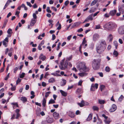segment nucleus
Masks as SVG:
<instances>
[{
    "mask_svg": "<svg viewBox=\"0 0 124 124\" xmlns=\"http://www.w3.org/2000/svg\"><path fill=\"white\" fill-rule=\"evenodd\" d=\"M107 46L106 41L104 40H101L99 45L96 46V49L98 53H101L104 50Z\"/></svg>",
    "mask_w": 124,
    "mask_h": 124,
    "instance_id": "obj_1",
    "label": "nucleus"
},
{
    "mask_svg": "<svg viewBox=\"0 0 124 124\" xmlns=\"http://www.w3.org/2000/svg\"><path fill=\"white\" fill-rule=\"evenodd\" d=\"M101 61L100 59H95L93 61L92 66L94 70H97L99 68Z\"/></svg>",
    "mask_w": 124,
    "mask_h": 124,
    "instance_id": "obj_2",
    "label": "nucleus"
},
{
    "mask_svg": "<svg viewBox=\"0 0 124 124\" xmlns=\"http://www.w3.org/2000/svg\"><path fill=\"white\" fill-rule=\"evenodd\" d=\"M116 26L115 23L109 22L103 25V27L110 30L115 27Z\"/></svg>",
    "mask_w": 124,
    "mask_h": 124,
    "instance_id": "obj_3",
    "label": "nucleus"
},
{
    "mask_svg": "<svg viewBox=\"0 0 124 124\" xmlns=\"http://www.w3.org/2000/svg\"><path fill=\"white\" fill-rule=\"evenodd\" d=\"M77 68L80 71L82 70L86 71L87 70V69L85 66V63L84 62H80L79 64L77 65Z\"/></svg>",
    "mask_w": 124,
    "mask_h": 124,
    "instance_id": "obj_4",
    "label": "nucleus"
},
{
    "mask_svg": "<svg viewBox=\"0 0 124 124\" xmlns=\"http://www.w3.org/2000/svg\"><path fill=\"white\" fill-rule=\"evenodd\" d=\"M64 61V59L62 60L59 66L60 69L62 70H65L67 68L68 62L67 61Z\"/></svg>",
    "mask_w": 124,
    "mask_h": 124,
    "instance_id": "obj_5",
    "label": "nucleus"
},
{
    "mask_svg": "<svg viewBox=\"0 0 124 124\" xmlns=\"http://www.w3.org/2000/svg\"><path fill=\"white\" fill-rule=\"evenodd\" d=\"M118 32L121 34H124V26L120 27L118 30Z\"/></svg>",
    "mask_w": 124,
    "mask_h": 124,
    "instance_id": "obj_6",
    "label": "nucleus"
},
{
    "mask_svg": "<svg viewBox=\"0 0 124 124\" xmlns=\"http://www.w3.org/2000/svg\"><path fill=\"white\" fill-rule=\"evenodd\" d=\"M117 106L115 104L112 105L111 107L109 110V112H112L115 111L116 109Z\"/></svg>",
    "mask_w": 124,
    "mask_h": 124,
    "instance_id": "obj_7",
    "label": "nucleus"
},
{
    "mask_svg": "<svg viewBox=\"0 0 124 124\" xmlns=\"http://www.w3.org/2000/svg\"><path fill=\"white\" fill-rule=\"evenodd\" d=\"M99 37V35L97 33H95L94 35L93 36V40L94 41H96L98 40Z\"/></svg>",
    "mask_w": 124,
    "mask_h": 124,
    "instance_id": "obj_8",
    "label": "nucleus"
},
{
    "mask_svg": "<svg viewBox=\"0 0 124 124\" xmlns=\"http://www.w3.org/2000/svg\"><path fill=\"white\" fill-rule=\"evenodd\" d=\"M81 22H78L74 23L71 27V29L76 28L81 23Z\"/></svg>",
    "mask_w": 124,
    "mask_h": 124,
    "instance_id": "obj_9",
    "label": "nucleus"
},
{
    "mask_svg": "<svg viewBox=\"0 0 124 124\" xmlns=\"http://www.w3.org/2000/svg\"><path fill=\"white\" fill-rule=\"evenodd\" d=\"M67 114L71 118H73L74 117L75 115L74 113L73 112L69 111L67 112Z\"/></svg>",
    "mask_w": 124,
    "mask_h": 124,
    "instance_id": "obj_10",
    "label": "nucleus"
},
{
    "mask_svg": "<svg viewBox=\"0 0 124 124\" xmlns=\"http://www.w3.org/2000/svg\"><path fill=\"white\" fill-rule=\"evenodd\" d=\"M53 116L55 119H57L59 118V115L58 113L55 112L53 114Z\"/></svg>",
    "mask_w": 124,
    "mask_h": 124,
    "instance_id": "obj_11",
    "label": "nucleus"
},
{
    "mask_svg": "<svg viewBox=\"0 0 124 124\" xmlns=\"http://www.w3.org/2000/svg\"><path fill=\"white\" fill-rule=\"evenodd\" d=\"M47 123L51 124L54 121L53 119L52 118L48 117H47L46 120Z\"/></svg>",
    "mask_w": 124,
    "mask_h": 124,
    "instance_id": "obj_12",
    "label": "nucleus"
},
{
    "mask_svg": "<svg viewBox=\"0 0 124 124\" xmlns=\"http://www.w3.org/2000/svg\"><path fill=\"white\" fill-rule=\"evenodd\" d=\"M36 19H32L30 23V25L31 26H33L36 23Z\"/></svg>",
    "mask_w": 124,
    "mask_h": 124,
    "instance_id": "obj_13",
    "label": "nucleus"
},
{
    "mask_svg": "<svg viewBox=\"0 0 124 124\" xmlns=\"http://www.w3.org/2000/svg\"><path fill=\"white\" fill-rule=\"evenodd\" d=\"M124 7V6L123 5H122L121 6H119L118 7V10L120 12H122V14L124 13V9L123 8Z\"/></svg>",
    "mask_w": 124,
    "mask_h": 124,
    "instance_id": "obj_14",
    "label": "nucleus"
},
{
    "mask_svg": "<svg viewBox=\"0 0 124 124\" xmlns=\"http://www.w3.org/2000/svg\"><path fill=\"white\" fill-rule=\"evenodd\" d=\"M116 12V10L115 9L110 11V14L111 16H114Z\"/></svg>",
    "mask_w": 124,
    "mask_h": 124,
    "instance_id": "obj_15",
    "label": "nucleus"
},
{
    "mask_svg": "<svg viewBox=\"0 0 124 124\" xmlns=\"http://www.w3.org/2000/svg\"><path fill=\"white\" fill-rule=\"evenodd\" d=\"M93 114L92 113L90 114L88 116V117L87 119V121H90L92 118Z\"/></svg>",
    "mask_w": 124,
    "mask_h": 124,
    "instance_id": "obj_16",
    "label": "nucleus"
},
{
    "mask_svg": "<svg viewBox=\"0 0 124 124\" xmlns=\"http://www.w3.org/2000/svg\"><path fill=\"white\" fill-rule=\"evenodd\" d=\"M78 74L80 76L82 77L86 76L87 75V73L85 72L79 73Z\"/></svg>",
    "mask_w": 124,
    "mask_h": 124,
    "instance_id": "obj_17",
    "label": "nucleus"
},
{
    "mask_svg": "<svg viewBox=\"0 0 124 124\" xmlns=\"http://www.w3.org/2000/svg\"><path fill=\"white\" fill-rule=\"evenodd\" d=\"M60 92L62 95L64 96H66L67 95V93L62 90H60Z\"/></svg>",
    "mask_w": 124,
    "mask_h": 124,
    "instance_id": "obj_18",
    "label": "nucleus"
},
{
    "mask_svg": "<svg viewBox=\"0 0 124 124\" xmlns=\"http://www.w3.org/2000/svg\"><path fill=\"white\" fill-rule=\"evenodd\" d=\"M11 104L13 105V107L14 109L16 108V106L17 107H18V106L17 103H11Z\"/></svg>",
    "mask_w": 124,
    "mask_h": 124,
    "instance_id": "obj_19",
    "label": "nucleus"
},
{
    "mask_svg": "<svg viewBox=\"0 0 124 124\" xmlns=\"http://www.w3.org/2000/svg\"><path fill=\"white\" fill-rule=\"evenodd\" d=\"M92 108L94 111H98L99 110V108L97 106H93L92 107Z\"/></svg>",
    "mask_w": 124,
    "mask_h": 124,
    "instance_id": "obj_20",
    "label": "nucleus"
},
{
    "mask_svg": "<svg viewBox=\"0 0 124 124\" xmlns=\"http://www.w3.org/2000/svg\"><path fill=\"white\" fill-rule=\"evenodd\" d=\"M55 81V79L53 78H51L48 80V82L49 83H53Z\"/></svg>",
    "mask_w": 124,
    "mask_h": 124,
    "instance_id": "obj_21",
    "label": "nucleus"
},
{
    "mask_svg": "<svg viewBox=\"0 0 124 124\" xmlns=\"http://www.w3.org/2000/svg\"><path fill=\"white\" fill-rule=\"evenodd\" d=\"M108 39H109V41H111L113 39V37L111 34H110L109 35L108 37Z\"/></svg>",
    "mask_w": 124,
    "mask_h": 124,
    "instance_id": "obj_22",
    "label": "nucleus"
},
{
    "mask_svg": "<svg viewBox=\"0 0 124 124\" xmlns=\"http://www.w3.org/2000/svg\"><path fill=\"white\" fill-rule=\"evenodd\" d=\"M98 0H94L91 3L90 5L91 6H93L95 5L97 2Z\"/></svg>",
    "mask_w": 124,
    "mask_h": 124,
    "instance_id": "obj_23",
    "label": "nucleus"
},
{
    "mask_svg": "<svg viewBox=\"0 0 124 124\" xmlns=\"http://www.w3.org/2000/svg\"><path fill=\"white\" fill-rule=\"evenodd\" d=\"M46 99L45 98H43L42 101V105L43 107H45L46 106Z\"/></svg>",
    "mask_w": 124,
    "mask_h": 124,
    "instance_id": "obj_24",
    "label": "nucleus"
},
{
    "mask_svg": "<svg viewBox=\"0 0 124 124\" xmlns=\"http://www.w3.org/2000/svg\"><path fill=\"white\" fill-rule=\"evenodd\" d=\"M84 101L82 100L81 103H78V104L81 107H82L84 106L83 105Z\"/></svg>",
    "mask_w": 124,
    "mask_h": 124,
    "instance_id": "obj_25",
    "label": "nucleus"
},
{
    "mask_svg": "<svg viewBox=\"0 0 124 124\" xmlns=\"http://www.w3.org/2000/svg\"><path fill=\"white\" fill-rule=\"evenodd\" d=\"M98 102L100 104H103L105 103V101L104 100L99 99L98 100Z\"/></svg>",
    "mask_w": 124,
    "mask_h": 124,
    "instance_id": "obj_26",
    "label": "nucleus"
},
{
    "mask_svg": "<svg viewBox=\"0 0 124 124\" xmlns=\"http://www.w3.org/2000/svg\"><path fill=\"white\" fill-rule=\"evenodd\" d=\"M21 100L23 101L24 102L27 101V99L25 97H22L21 98Z\"/></svg>",
    "mask_w": 124,
    "mask_h": 124,
    "instance_id": "obj_27",
    "label": "nucleus"
},
{
    "mask_svg": "<svg viewBox=\"0 0 124 124\" xmlns=\"http://www.w3.org/2000/svg\"><path fill=\"white\" fill-rule=\"evenodd\" d=\"M81 89L78 88L77 89L76 91V93L78 94H80L81 93Z\"/></svg>",
    "mask_w": 124,
    "mask_h": 124,
    "instance_id": "obj_28",
    "label": "nucleus"
},
{
    "mask_svg": "<svg viewBox=\"0 0 124 124\" xmlns=\"http://www.w3.org/2000/svg\"><path fill=\"white\" fill-rule=\"evenodd\" d=\"M87 19L88 20H92L93 19L92 14H91L88 16Z\"/></svg>",
    "mask_w": 124,
    "mask_h": 124,
    "instance_id": "obj_29",
    "label": "nucleus"
},
{
    "mask_svg": "<svg viewBox=\"0 0 124 124\" xmlns=\"http://www.w3.org/2000/svg\"><path fill=\"white\" fill-rule=\"evenodd\" d=\"M104 121L105 124H109L111 122V120L109 119V120L105 119Z\"/></svg>",
    "mask_w": 124,
    "mask_h": 124,
    "instance_id": "obj_30",
    "label": "nucleus"
},
{
    "mask_svg": "<svg viewBox=\"0 0 124 124\" xmlns=\"http://www.w3.org/2000/svg\"><path fill=\"white\" fill-rule=\"evenodd\" d=\"M55 103V101L54 100L52 99H51L48 102V104H52L54 103Z\"/></svg>",
    "mask_w": 124,
    "mask_h": 124,
    "instance_id": "obj_31",
    "label": "nucleus"
},
{
    "mask_svg": "<svg viewBox=\"0 0 124 124\" xmlns=\"http://www.w3.org/2000/svg\"><path fill=\"white\" fill-rule=\"evenodd\" d=\"M114 45L115 46L116 48L117 49L118 46V43L116 41H115L114 42Z\"/></svg>",
    "mask_w": 124,
    "mask_h": 124,
    "instance_id": "obj_32",
    "label": "nucleus"
},
{
    "mask_svg": "<svg viewBox=\"0 0 124 124\" xmlns=\"http://www.w3.org/2000/svg\"><path fill=\"white\" fill-rule=\"evenodd\" d=\"M72 58V55L70 56L69 57H68L66 58V60L65 61H67L68 62V61H70Z\"/></svg>",
    "mask_w": 124,
    "mask_h": 124,
    "instance_id": "obj_33",
    "label": "nucleus"
},
{
    "mask_svg": "<svg viewBox=\"0 0 124 124\" xmlns=\"http://www.w3.org/2000/svg\"><path fill=\"white\" fill-rule=\"evenodd\" d=\"M62 81L63 82V83L61 85V86H63L65 85L66 83V81L65 79H63Z\"/></svg>",
    "mask_w": 124,
    "mask_h": 124,
    "instance_id": "obj_34",
    "label": "nucleus"
},
{
    "mask_svg": "<svg viewBox=\"0 0 124 124\" xmlns=\"http://www.w3.org/2000/svg\"><path fill=\"white\" fill-rule=\"evenodd\" d=\"M113 54L114 55H115V57H116L118 56V54L117 51L114 50L113 52Z\"/></svg>",
    "mask_w": 124,
    "mask_h": 124,
    "instance_id": "obj_35",
    "label": "nucleus"
},
{
    "mask_svg": "<svg viewBox=\"0 0 124 124\" xmlns=\"http://www.w3.org/2000/svg\"><path fill=\"white\" fill-rule=\"evenodd\" d=\"M91 91H94L95 90V86L94 85H92L91 88Z\"/></svg>",
    "mask_w": 124,
    "mask_h": 124,
    "instance_id": "obj_36",
    "label": "nucleus"
},
{
    "mask_svg": "<svg viewBox=\"0 0 124 124\" xmlns=\"http://www.w3.org/2000/svg\"><path fill=\"white\" fill-rule=\"evenodd\" d=\"M39 59H41L42 61H44L46 59V57L45 56H40Z\"/></svg>",
    "mask_w": 124,
    "mask_h": 124,
    "instance_id": "obj_37",
    "label": "nucleus"
},
{
    "mask_svg": "<svg viewBox=\"0 0 124 124\" xmlns=\"http://www.w3.org/2000/svg\"><path fill=\"white\" fill-rule=\"evenodd\" d=\"M25 73H24L23 72L22 74H20V78H23L24 77L25 75Z\"/></svg>",
    "mask_w": 124,
    "mask_h": 124,
    "instance_id": "obj_38",
    "label": "nucleus"
},
{
    "mask_svg": "<svg viewBox=\"0 0 124 124\" xmlns=\"http://www.w3.org/2000/svg\"><path fill=\"white\" fill-rule=\"evenodd\" d=\"M105 86L104 85H101L100 86V90L101 91H102V90L105 88Z\"/></svg>",
    "mask_w": 124,
    "mask_h": 124,
    "instance_id": "obj_39",
    "label": "nucleus"
},
{
    "mask_svg": "<svg viewBox=\"0 0 124 124\" xmlns=\"http://www.w3.org/2000/svg\"><path fill=\"white\" fill-rule=\"evenodd\" d=\"M18 67H16L14 68L13 69V72L14 73H16V72L17 70L18 69Z\"/></svg>",
    "mask_w": 124,
    "mask_h": 124,
    "instance_id": "obj_40",
    "label": "nucleus"
},
{
    "mask_svg": "<svg viewBox=\"0 0 124 124\" xmlns=\"http://www.w3.org/2000/svg\"><path fill=\"white\" fill-rule=\"evenodd\" d=\"M7 32L9 34H10L11 33H12V29L10 28L7 31Z\"/></svg>",
    "mask_w": 124,
    "mask_h": 124,
    "instance_id": "obj_41",
    "label": "nucleus"
},
{
    "mask_svg": "<svg viewBox=\"0 0 124 124\" xmlns=\"http://www.w3.org/2000/svg\"><path fill=\"white\" fill-rule=\"evenodd\" d=\"M86 41L85 40V38L82 41V44H81L82 45V46H84V45L85 44V43H86Z\"/></svg>",
    "mask_w": 124,
    "mask_h": 124,
    "instance_id": "obj_42",
    "label": "nucleus"
},
{
    "mask_svg": "<svg viewBox=\"0 0 124 124\" xmlns=\"http://www.w3.org/2000/svg\"><path fill=\"white\" fill-rule=\"evenodd\" d=\"M105 71L106 72H108L110 70V68L108 67H106L105 68Z\"/></svg>",
    "mask_w": 124,
    "mask_h": 124,
    "instance_id": "obj_43",
    "label": "nucleus"
},
{
    "mask_svg": "<svg viewBox=\"0 0 124 124\" xmlns=\"http://www.w3.org/2000/svg\"><path fill=\"white\" fill-rule=\"evenodd\" d=\"M21 79H20L19 78H18L16 81V85H17L20 82H21Z\"/></svg>",
    "mask_w": 124,
    "mask_h": 124,
    "instance_id": "obj_44",
    "label": "nucleus"
},
{
    "mask_svg": "<svg viewBox=\"0 0 124 124\" xmlns=\"http://www.w3.org/2000/svg\"><path fill=\"white\" fill-rule=\"evenodd\" d=\"M50 93L51 92H46V93L45 97L46 98H47V97H48L49 96V95Z\"/></svg>",
    "mask_w": 124,
    "mask_h": 124,
    "instance_id": "obj_45",
    "label": "nucleus"
},
{
    "mask_svg": "<svg viewBox=\"0 0 124 124\" xmlns=\"http://www.w3.org/2000/svg\"><path fill=\"white\" fill-rule=\"evenodd\" d=\"M46 11L48 13H51V11L50 10V8L49 7H47Z\"/></svg>",
    "mask_w": 124,
    "mask_h": 124,
    "instance_id": "obj_46",
    "label": "nucleus"
},
{
    "mask_svg": "<svg viewBox=\"0 0 124 124\" xmlns=\"http://www.w3.org/2000/svg\"><path fill=\"white\" fill-rule=\"evenodd\" d=\"M12 1L11 0H8L6 4L8 6L9 5L10 3L12 2Z\"/></svg>",
    "mask_w": 124,
    "mask_h": 124,
    "instance_id": "obj_47",
    "label": "nucleus"
},
{
    "mask_svg": "<svg viewBox=\"0 0 124 124\" xmlns=\"http://www.w3.org/2000/svg\"><path fill=\"white\" fill-rule=\"evenodd\" d=\"M3 44L4 46L5 47H7V43L5 41H2Z\"/></svg>",
    "mask_w": 124,
    "mask_h": 124,
    "instance_id": "obj_48",
    "label": "nucleus"
},
{
    "mask_svg": "<svg viewBox=\"0 0 124 124\" xmlns=\"http://www.w3.org/2000/svg\"><path fill=\"white\" fill-rule=\"evenodd\" d=\"M33 19H36L37 18V16L36 14H35L34 13L33 14Z\"/></svg>",
    "mask_w": 124,
    "mask_h": 124,
    "instance_id": "obj_49",
    "label": "nucleus"
},
{
    "mask_svg": "<svg viewBox=\"0 0 124 124\" xmlns=\"http://www.w3.org/2000/svg\"><path fill=\"white\" fill-rule=\"evenodd\" d=\"M48 22L49 23H50V24H49V25H50V24H51V27H52L53 24H52V23L53 22V21L52 20H48Z\"/></svg>",
    "mask_w": 124,
    "mask_h": 124,
    "instance_id": "obj_50",
    "label": "nucleus"
},
{
    "mask_svg": "<svg viewBox=\"0 0 124 124\" xmlns=\"http://www.w3.org/2000/svg\"><path fill=\"white\" fill-rule=\"evenodd\" d=\"M89 104L88 103L86 102H85L84 101V103H83V105L84 106H87Z\"/></svg>",
    "mask_w": 124,
    "mask_h": 124,
    "instance_id": "obj_51",
    "label": "nucleus"
},
{
    "mask_svg": "<svg viewBox=\"0 0 124 124\" xmlns=\"http://www.w3.org/2000/svg\"><path fill=\"white\" fill-rule=\"evenodd\" d=\"M16 89V86H14L12 87L11 88V90L12 91H14Z\"/></svg>",
    "mask_w": 124,
    "mask_h": 124,
    "instance_id": "obj_52",
    "label": "nucleus"
},
{
    "mask_svg": "<svg viewBox=\"0 0 124 124\" xmlns=\"http://www.w3.org/2000/svg\"><path fill=\"white\" fill-rule=\"evenodd\" d=\"M44 42L45 41L44 40H43L39 44V45L42 46L44 44Z\"/></svg>",
    "mask_w": 124,
    "mask_h": 124,
    "instance_id": "obj_53",
    "label": "nucleus"
},
{
    "mask_svg": "<svg viewBox=\"0 0 124 124\" xmlns=\"http://www.w3.org/2000/svg\"><path fill=\"white\" fill-rule=\"evenodd\" d=\"M100 26L99 24L96 25L95 26V29H99L100 28Z\"/></svg>",
    "mask_w": 124,
    "mask_h": 124,
    "instance_id": "obj_54",
    "label": "nucleus"
},
{
    "mask_svg": "<svg viewBox=\"0 0 124 124\" xmlns=\"http://www.w3.org/2000/svg\"><path fill=\"white\" fill-rule=\"evenodd\" d=\"M61 45V43L60 42H59L58 45L56 49V50L58 51L60 49V46Z\"/></svg>",
    "mask_w": 124,
    "mask_h": 124,
    "instance_id": "obj_55",
    "label": "nucleus"
},
{
    "mask_svg": "<svg viewBox=\"0 0 124 124\" xmlns=\"http://www.w3.org/2000/svg\"><path fill=\"white\" fill-rule=\"evenodd\" d=\"M20 13V11H18L17 10L16 12L15 15H17V16H19V14Z\"/></svg>",
    "mask_w": 124,
    "mask_h": 124,
    "instance_id": "obj_56",
    "label": "nucleus"
},
{
    "mask_svg": "<svg viewBox=\"0 0 124 124\" xmlns=\"http://www.w3.org/2000/svg\"><path fill=\"white\" fill-rule=\"evenodd\" d=\"M69 1L68 0H67L65 1L64 3V4L65 6H67L69 3Z\"/></svg>",
    "mask_w": 124,
    "mask_h": 124,
    "instance_id": "obj_57",
    "label": "nucleus"
},
{
    "mask_svg": "<svg viewBox=\"0 0 124 124\" xmlns=\"http://www.w3.org/2000/svg\"><path fill=\"white\" fill-rule=\"evenodd\" d=\"M83 81L82 80H80L79 81L78 83V85H81Z\"/></svg>",
    "mask_w": 124,
    "mask_h": 124,
    "instance_id": "obj_58",
    "label": "nucleus"
},
{
    "mask_svg": "<svg viewBox=\"0 0 124 124\" xmlns=\"http://www.w3.org/2000/svg\"><path fill=\"white\" fill-rule=\"evenodd\" d=\"M26 3L27 4V5L29 6L30 7H32V5L31 4V3L30 2H27Z\"/></svg>",
    "mask_w": 124,
    "mask_h": 124,
    "instance_id": "obj_59",
    "label": "nucleus"
},
{
    "mask_svg": "<svg viewBox=\"0 0 124 124\" xmlns=\"http://www.w3.org/2000/svg\"><path fill=\"white\" fill-rule=\"evenodd\" d=\"M98 120L99 121L98 122H97V124H101L102 123V121L100 119H98Z\"/></svg>",
    "mask_w": 124,
    "mask_h": 124,
    "instance_id": "obj_60",
    "label": "nucleus"
},
{
    "mask_svg": "<svg viewBox=\"0 0 124 124\" xmlns=\"http://www.w3.org/2000/svg\"><path fill=\"white\" fill-rule=\"evenodd\" d=\"M42 85L43 86H45L46 85V83L44 82H42Z\"/></svg>",
    "mask_w": 124,
    "mask_h": 124,
    "instance_id": "obj_61",
    "label": "nucleus"
},
{
    "mask_svg": "<svg viewBox=\"0 0 124 124\" xmlns=\"http://www.w3.org/2000/svg\"><path fill=\"white\" fill-rule=\"evenodd\" d=\"M29 85H26L25 89L26 90H27L29 89Z\"/></svg>",
    "mask_w": 124,
    "mask_h": 124,
    "instance_id": "obj_62",
    "label": "nucleus"
},
{
    "mask_svg": "<svg viewBox=\"0 0 124 124\" xmlns=\"http://www.w3.org/2000/svg\"><path fill=\"white\" fill-rule=\"evenodd\" d=\"M52 40H54L56 38V36L54 34H53L52 35Z\"/></svg>",
    "mask_w": 124,
    "mask_h": 124,
    "instance_id": "obj_63",
    "label": "nucleus"
},
{
    "mask_svg": "<svg viewBox=\"0 0 124 124\" xmlns=\"http://www.w3.org/2000/svg\"><path fill=\"white\" fill-rule=\"evenodd\" d=\"M46 121H42L41 122V124H47Z\"/></svg>",
    "mask_w": 124,
    "mask_h": 124,
    "instance_id": "obj_64",
    "label": "nucleus"
}]
</instances>
